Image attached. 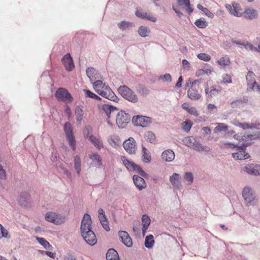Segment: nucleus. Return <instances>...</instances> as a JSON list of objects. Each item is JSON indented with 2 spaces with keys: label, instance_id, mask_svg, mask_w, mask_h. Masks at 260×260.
<instances>
[{
  "label": "nucleus",
  "instance_id": "obj_1",
  "mask_svg": "<svg viewBox=\"0 0 260 260\" xmlns=\"http://www.w3.org/2000/svg\"><path fill=\"white\" fill-rule=\"evenodd\" d=\"M81 235L85 241L89 245L93 246L97 242L94 233L91 230V219L90 216L85 213L81 223Z\"/></svg>",
  "mask_w": 260,
  "mask_h": 260
},
{
  "label": "nucleus",
  "instance_id": "obj_2",
  "mask_svg": "<svg viewBox=\"0 0 260 260\" xmlns=\"http://www.w3.org/2000/svg\"><path fill=\"white\" fill-rule=\"evenodd\" d=\"M250 143H243L240 145L239 143L234 144L229 142V147L233 146V148H236V150L238 152L232 153V156L235 159L237 160H244L250 157L249 154L245 151L246 147L250 145Z\"/></svg>",
  "mask_w": 260,
  "mask_h": 260
},
{
  "label": "nucleus",
  "instance_id": "obj_3",
  "mask_svg": "<svg viewBox=\"0 0 260 260\" xmlns=\"http://www.w3.org/2000/svg\"><path fill=\"white\" fill-rule=\"evenodd\" d=\"M182 141L185 146L197 151H210V148L208 146H203L197 138L193 137H186L183 139Z\"/></svg>",
  "mask_w": 260,
  "mask_h": 260
},
{
  "label": "nucleus",
  "instance_id": "obj_4",
  "mask_svg": "<svg viewBox=\"0 0 260 260\" xmlns=\"http://www.w3.org/2000/svg\"><path fill=\"white\" fill-rule=\"evenodd\" d=\"M118 92L125 99L135 103L138 101V97L134 92L126 85L120 86L118 88Z\"/></svg>",
  "mask_w": 260,
  "mask_h": 260
},
{
  "label": "nucleus",
  "instance_id": "obj_5",
  "mask_svg": "<svg viewBox=\"0 0 260 260\" xmlns=\"http://www.w3.org/2000/svg\"><path fill=\"white\" fill-rule=\"evenodd\" d=\"M131 115L124 111H120L116 115V124L120 128L126 127L131 120Z\"/></svg>",
  "mask_w": 260,
  "mask_h": 260
},
{
  "label": "nucleus",
  "instance_id": "obj_6",
  "mask_svg": "<svg viewBox=\"0 0 260 260\" xmlns=\"http://www.w3.org/2000/svg\"><path fill=\"white\" fill-rule=\"evenodd\" d=\"M121 159L123 165L129 171H135L143 177H146L147 175L139 166L135 164L133 161H129L125 156H121Z\"/></svg>",
  "mask_w": 260,
  "mask_h": 260
},
{
  "label": "nucleus",
  "instance_id": "obj_7",
  "mask_svg": "<svg viewBox=\"0 0 260 260\" xmlns=\"http://www.w3.org/2000/svg\"><path fill=\"white\" fill-rule=\"evenodd\" d=\"M63 129L70 146L72 147V149L75 151L76 148V141L73 136V128L71 123L66 122L64 125Z\"/></svg>",
  "mask_w": 260,
  "mask_h": 260
},
{
  "label": "nucleus",
  "instance_id": "obj_8",
  "mask_svg": "<svg viewBox=\"0 0 260 260\" xmlns=\"http://www.w3.org/2000/svg\"><path fill=\"white\" fill-rule=\"evenodd\" d=\"M132 122L135 126L145 127L150 124L151 119L147 116L137 115L133 117Z\"/></svg>",
  "mask_w": 260,
  "mask_h": 260
},
{
  "label": "nucleus",
  "instance_id": "obj_9",
  "mask_svg": "<svg viewBox=\"0 0 260 260\" xmlns=\"http://www.w3.org/2000/svg\"><path fill=\"white\" fill-rule=\"evenodd\" d=\"M242 196L247 205L253 204L255 196L249 186H245L242 191Z\"/></svg>",
  "mask_w": 260,
  "mask_h": 260
},
{
  "label": "nucleus",
  "instance_id": "obj_10",
  "mask_svg": "<svg viewBox=\"0 0 260 260\" xmlns=\"http://www.w3.org/2000/svg\"><path fill=\"white\" fill-rule=\"evenodd\" d=\"M55 96L58 100L63 102H70L73 100L71 94L67 89L63 88H59L56 90Z\"/></svg>",
  "mask_w": 260,
  "mask_h": 260
},
{
  "label": "nucleus",
  "instance_id": "obj_11",
  "mask_svg": "<svg viewBox=\"0 0 260 260\" xmlns=\"http://www.w3.org/2000/svg\"><path fill=\"white\" fill-rule=\"evenodd\" d=\"M123 146L125 151L129 154H135L137 150L136 142L133 138L125 140Z\"/></svg>",
  "mask_w": 260,
  "mask_h": 260
},
{
  "label": "nucleus",
  "instance_id": "obj_12",
  "mask_svg": "<svg viewBox=\"0 0 260 260\" xmlns=\"http://www.w3.org/2000/svg\"><path fill=\"white\" fill-rule=\"evenodd\" d=\"M169 181L172 186L176 189L181 190L182 188V184L181 181L180 175L174 173L169 178Z\"/></svg>",
  "mask_w": 260,
  "mask_h": 260
},
{
  "label": "nucleus",
  "instance_id": "obj_13",
  "mask_svg": "<svg viewBox=\"0 0 260 260\" xmlns=\"http://www.w3.org/2000/svg\"><path fill=\"white\" fill-rule=\"evenodd\" d=\"M232 6L229 5V11L231 14L236 17L242 16L243 11L239 3L234 2Z\"/></svg>",
  "mask_w": 260,
  "mask_h": 260
},
{
  "label": "nucleus",
  "instance_id": "obj_14",
  "mask_svg": "<svg viewBox=\"0 0 260 260\" xmlns=\"http://www.w3.org/2000/svg\"><path fill=\"white\" fill-rule=\"evenodd\" d=\"M178 5L180 8L184 10L188 14H190L193 11V8L191 7L190 3V0H176Z\"/></svg>",
  "mask_w": 260,
  "mask_h": 260
},
{
  "label": "nucleus",
  "instance_id": "obj_15",
  "mask_svg": "<svg viewBox=\"0 0 260 260\" xmlns=\"http://www.w3.org/2000/svg\"><path fill=\"white\" fill-rule=\"evenodd\" d=\"M45 219L56 224H60L63 221V218L59 217V216L54 212L46 213Z\"/></svg>",
  "mask_w": 260,
  "mask_h": 260
},
{
  "label": "nucleus",
  "instance_id": "obj_16",
  "mask_svg": "<svg viewBox=\"0 0 260 260\" xmlns=\"http://www.w3.org/2000/svg\"><path fill=\"white\" fill-rule=\"evenodd\" d=\"M98 94L103 97L111 101H114L116 98L115 94L108 85L105 86V87L100 91Z\"/></svg>",
  "mask_w": 260,
  "mask_h": 260
},
{
  "label": "nucleus",
  "instance_id": "obj_17",
  "mask_svg": "<svg viewBox=\"0 0 260 260\" xmlns=\"http://www.w3.org/2000/svg\"><path fill=\"white\" fill-rule=\"evenodd\" d=\"M121 242L127 247H131L133 245L132 238L125 231H120L118 234Z\"/></svg>",
  "mask_w": 260,
  "mask_h": 260
},
{
  "label": "nucleus",
  "instance_id": "obj_18",
  "mask_svg": "<svg viewBox=\"0 0 260 260\" xmlns=\"http://www.w3.org/2000/svg\"><path fill=\"white\" fill-rule=\"evenodd\" d=\"M244 171L248 174L254 176H258L260 174V165H254L253 164H248L244 168Z\"/></svg>",
  "mask_w": 260,
  "mask_h": 260
},
{
  "label": "nucleus",
  "instance_id": "obj_19",
  "mask_svg": "<svg viewBox=\"0 0 260 260\" xmlns=\"http://www.w3.org/2000/svg\"><path fill=\"white\" fill-rule=\"evenodd\" d=\"M62 60L67 70L71 71L73 69L74 64L73 59L69 53L65 55L62 58Z\"/></svg>",
  "mask_w": 260,
  "mask_h": 260
},
{
  "label": "nucleus",
  "instance_id": "obj_20",
  "mask_svg": "<svg viewBox=\"0 0 260 260\" xmlns=\"http://www.w3.org/2000/svg\"><path fill=\"white\" fill-rule=\"evenodd\" d=\"M133 181L135 185L140 190L146 187V184L143 178L137 175H134Z\"/></svg>",
  "mask_w": 260,
  "mask_h": 260
},
{
  "label": "nucleus",
  "instance_id": "obj_21",
  "mask_svg": "<svg viewBox=\"0 0 260 260\" xmlns=\"http://www.w3.org/2000/svg\"><path fill=\"white\" fill-rule=\"evenodd\" d=\"M244 18L252 20L255 18L257 16V11L252 8H246L243 11V15Z\"/></svg>",
  "mask_w": 260,
  "mask_h": 260
},
{
  "label": "nucleus",
  "instance_id": "obj_22",
  "mask_svg": "<svg viewBox=\"0 0 260 260\" xmlns=\"http://www.w3.org/2000/svg\"><path fill=\"white\" fill-rule=\"evenodd\" d=\"M102 109L105 113L108 118L110 117V114L117 111L116 107L109 104H105L102 106Z\"/></svg>",
  "mask_w": 260,
  "mask_h": 260
},
{
  "label": "nucleus",
  "instance_id": "obj_23",
  "mask_svg": "<svg viewBox=\"0 0 260 260\" xmlns=\"http://www.w3.org/2000/svg\"><path fill=\"white\" fill-rule=\"evenodd\" d=\"M161 157L164 160L170 162L174 160L175 154L172 150H167L162 152Z\"/></svg>",
  "mask_w": 260,
  "mask_h": 260
},
{
  "label": "nucleus",
  "instance_id": "obj_24",
  "mask_svg": "<svg viewBox=\"0 0 260 260\" xmlns=\"http://www.w3.org/2000/svg\"><path fill=\"white\" fill-rule=\"evenodd\" d=\"M89 157L93 162L95 166L99 168L102 165V159L97 153L89 155Z\"/></svg>",
  "mask_w": 260,
  "mask_h": 260
},
{
  "label": "nucleus",
  "instance_id": "obj_25",
  "mask_svg": "<svg viewBox=\"0 0 260 260\" xmlns=\"http://www.w3.org/2000/svg\"><path fill=\"white\" fill-rule=\"evenodd\" d=\"M29 200V195L27 192H22L20 194L18 201L21 206H26Z\"/></svg>",
  "mask_w": 260,
  "mask_h": 260
},
{
  "label": "nucleus",
  "instance_id": "obj_26",
  "mask_svg": "<svg viewBox=\"0 0 260 260\" xmlns=\"http://www.w3.org/2000/svg\"><path fill=\"white\" fill-rule=\"evenodd\" d=\"M74 168L78 176L80 175L81 171V158L79 155H76L74 159Z\"/></svg>",
  "mask_w": 260,
  "mask_h": 260
},
{
  "label": "nucleus",
  "instance_id": "obj_27",
  "mask_svg": "<svg viewBox=\"0 0 260 260\" xmlns=\"http://www.w3.org/2000/svg\"><path fill=\"white\" fill-rule=\"evenodd\" d=\"M107 260H119L117 251L114 249H109L106 254Z\"/></svg>",
  "mask_w": 260,
  "mask_h": 260
},
{
  "label": "nucleus",
  "instance_id": "obj_28",
  "mask_svg": "<svg viewBox=\"0 0 260 260\" xmlns=\"http://www.w3.org/2000/svg\"><path fill=\"white\" fill-rule=\"evenodd\" d=\"M188 96L191 100H198L201 98V95L197 89L190 88L187 92Z\"/></svg>",
  "mask_w": 260,
  "mask_h": 260
},
{
  "label": "nucleus",
  "instance_id": "obj_29",
  "mask_svg": "<svg viewBox=\"0 0 260 260\" xmlns=\"http://www.w3.org/2000/svg\"><path fill=\"white\" fill-rule=\"evenodd\" d=\"M89 140L92 144L98 149L100 150L103 147V143L102 141L100 140L96 137H94L93 135H90L89 136Z\"/></svg>",
  "mask_w": 260,
  "mask_h": 260
},
{
  "label": "nucleus",
  "instance_id": "obj_30",
  "mask_svg": "<svg viewBox=\"0 0 260 260\" xmlns=\"http://www.w3.org/2000/svg\"><path fill=\"white\" fill-rule=\"evenodd\" d=\"M138 32L142 37H147L151 32L150 28L146 26H141L139 27Z\"/></svg>",
  "mask_w": 260,
  "mask_h": 260
},
{
  "label": "nucleus",
  "instance_id": "obj_31",
  "mask_svg": "<svg viewBox=\"0 0 260 260\" xmlns=\"http://www.w3.org/2000/svg\"><path fill=\"white\" fill-rule=\"evenodd\" d=\"M216 126L214 129L215 133H222L226 132L228 126L222 123H217L215 124Z\"/></svg>",
  "mask_w": 260,
  "mask_h": 260
},
{
  "label": "nucleus",
  "instance_id": "obj_32",
  "mask_svg": "<svg viewBox=\"0 0 260 260\" xmlns=\"http://www.w3.org/2000/svg\"><path fill=\"white\" fill-rule=\"evenodd\" d=\"M35 238L37 242L40 245H41L45 249H50V248L52 247L50 243L44 238L39 237H36Z\"/></svg>",
  "mask_w": 260,
  "mask_h": 260
},
{
  "label": "nucleus",
  "instance_id": "obj_33",
  "mask_svg": "<svg viewBox=\"0 0 260 260\" xmlns=\"http://www.w3.org/2000/svg\"><path fill=\"white\" fill-rule=\"evenodd\" d=\"M109 142L112 147H114L119 146L121 143V141L118 136L114 135L111 137Z\"/></svg>",
  "mask_w": 260,
  "mask_h": 260
},
{
  "label": "nucleus",
  "instance_id": "obj_34",
  "mask_svg": "<svg viewBox=\"0 0 260 260\" xmlns=\"http://www.w3.org/2000/svg\"><path fill=\"white\" fill-rule=\"evenodd\" d=\"M107 85L101 80H97L93 84V86L95 91L98 93L101 91Z\"/></svg>",
  "mask_w": 260,
  "mask_h": 260
},
{
  "label": "nucleus",
  "instance_id": "obj_35",
  "mask_svg": "<svg viewBox=\"0 0 260 260\" xmlns=\"http://www.w3.org/2000/svg\"><path fill=\"white\" fill-rule=\"evenodd\" d=\"M117 25L119 29L122 30H125L132 27L133 26V24L128 21H122L120 23H118Z\"/></svg>",
  "mask_w": 260,
  "mask_h": 260
},
{
  "label": "nucleus",
  "instance_id": "obj_36",
  "mask_svg": "<svg viewBox=\"0 0 260 260\" xmlns=\"http://www.w3.org/2000/svg\"><path fill=\"white\" fill-rule=\"evenodd\" d=\"M213 70L212 68L206 69H199L196 71V75L197 77H200L204 75H209L212 74Z\"/></svg>",
  "mask_w": 260,
  "mask_h": 260
},
{
  "label": "nucleus",
  "instance_id": "obj_37",
  "mask_svg": "<svg viewBox=\"0 0 260 260\" xmlns=\"http://www.w3.org/2000/svg\"><path fill=\"white\" fill-rule=\"evenodd\" d=\"M154 243V240H153V236L152 235H149L146 236L145 240V246L147 248H151Z\"/></svg>",
  "mask_w": 260,
  "mask_h": 260
},
{
  "label": "nucleus",
  "instance_id": "obj_38",
  "mask_svg": "<svg viewBox=\"0 0 260 260\" xmlns=\"http://www.w3.org/2000/svg\"><path fill=\"white\" fill-rule=\"evenodd\" d=\"M142 159L143 161L146 163H148L150 160V155L148 150H147L144 146L142 147Z\"/></svg>",
  "mask_w": 260,
  "mask_h": 260
},
{
  "label": "nucleus",
  "instance_id": "obj_39",
  "mask_svg": "<svg viewBox=\"0 0 260 260\" xmlns=\"http://www.w3.org/2000/svg\"><path fill=\"white\" fill-rule=\"evenodd\" d=\"M205 88L206 95L210 97L217 95L219 92L218 90L216 88H213L209 90L208 86L207 84L205 85Z\"/></svg>",
  "mask_w": 260,
  "mask_h": 260
},
{
  "label": "nucleus",
  "instance_id": "obj_40",
  "mask_svg": "<svg viewBox=\"0 0 260 260\" xmlns=\"http://www.w3.org/2000/svg\"><path fill=\"white\" fill-rule=\"evenodd\" d=\"M145 137L147 141L151 143H154L156 138L154 134L151 131L146 132Z\"/></svg>",
  "mask_w": 260,
  "mask_h": 260
},
{
  "label": "nucleus",
  "instance_id": "obj_41",
  "mask_svg": "<svg viewBox=\"0 0 260 260\" xmlns=\"http://www.w3.org/2000/svg\"><path fill=\"white\" fill-rule=\"evenodd\" d=\"M193 175L191 172H187L184 173V179L187 182L188 185H191L193 181Z\"/></svg>",
  "mask_w": 260,
  "mask_h": 260
},
{
  "label": "nucleus",
  "instance_id": "obj_42",
  "mask_svg": "<svg viewBox=\"0 0 260 260\" xmlns=\"http://www.w3.org/2000/svg\"><path fill=\"white\" fill-rule=\"evenodd\" d=\"M194 24L200 28H204L207 26V23L204 18L197 19L195 21Z\"/></svg>",
  "mask_w": 260,
  "mask_h": 260
},
{
  "label": "nucleus",
  "instance_id": "obj_43",
  "mask_svg": "<svg viewBox=\"0 0 260 260\" xmlns=\"http://www.w3.org/2000/svg\"><path fill=\"white\" fill-rule=\"evenodd\" d=\"M197 8L199 10H201L208 17H210V18H212L214 16V15H213V14L212 13H211L206 8L203 7L201 5L198 4L197 5Z\"/></svg>",
  "mask_w": 260,
  "mask_h": 260
},
{
  "label": "nucleus",
  "instance_id": "obj_44",
  "mask_svg": "<svg viewBox=\"0 0 260 260\" xmlns=\"http://www.w3.org/2000/svg\"><path fill=\"white\" fill-rule=\"evenodd\" d=\"M84 92L86 96L92 98L97 100H101V98L95 93L92 92L89 90L84 89Z\"/></svg>",
  "mask_w": 260,
  "mask_h": 260
},
{
  "label": "nucleus",
  "instance_id": "obj_45",
  "mask_svg": "<svg viewBox=\"0 0 260 260\" xmlns=\"http://www.w3.org/2000/svg\"><path fill=\"white\" fill-rule=\"evenodd\" d=\"M217 63L220 66L221 69H225L228 65V60L225 57H222L217 61Z\"/></svg>",
  "mask_w": 260,
  "mask_h": 260
},
{
  "label": "nucleus",
  "instance_id": "obj_46",
  "mask_svg": "<svg viewBox=\"0 0 260 260\" xmlns=\"http://www.w3.org/2000/svg\"><path fill=\"white\" fill-rule=\"evenodd\" d=\"M158 79L164 82H171L172 81V77L170 74L166 73L164 75H160Z\"/></svg>",
  "mask_w": 260,
  "mask_h": 260
},
{
  "label": "nucleus",
  "instance_id": "obj_47",
  "mask_svg": "<svg viewBox=\"0 0 260 260\" xmlns=\"http://www.w3.org/2000/svg\"><path fill=\"white\" fill-rule=\"evenodd\" d=\"M143 227L148 228L150 223V219L146 215H143L142 217Z\"/></svg>",
  "mask_w": 260,
  "mask_h": 260
},
{
  "label": "nucleus",
  "instance_id": "obj_48",
  "mask_svg": "<svg viewBox=\"0 0 260 260\" xmlns=\"http://www.w3.org/2000/svg\"><path fill=\"white\" fill-rule=\"evenodd\" d=\"M192 126V123L189 121H185L182 123V128L186 132H188Z\"/></svg>",
  "mask_w": 260,
  "mask_h": 260
},
{
  "label": "nucleus",
  "instance_id": "obj_49",
  "mask_svg": "<svg viewBox=\"0 0 260 260\" xmlns=\"http://www.w3.org/2000/svg\"><path fill=\"white\" fill-rule=\"evenodd\" d=\"M197 57L199 59L206 61H209L211 59V56L209 54L205 53L198 54Z\"/></svg>",
  "mask_w": 260,
  "mask_h": 260
},
{
  "label": "nucleus",
  "instance_id": "obj_50",
  "mask_svg": "<svg viewBox=\"0 0 260 260\" xmlns=\"http://www.w3.org/2000/svg\"><path fill=\"white\" fill-rule=\"evenodd\" d=\"M232 123L235 125L238 126L242 128L243 129H249L250 124H248L246 122L240 123L238 121H237L236 122H232Z\"/></svg>",
  "mask_w": 260,
  "mask_h": 260
},
{
  "label": "nucleus",
  "instance_id": "obj_51",
  "mask_svg": "<svg viewBox=\"0 0 260 260\" xmlns=\"http://www.w3.org/2000/svg\"><path fill=\"white\" fill-rule=\"evenodd\" d=\"M255 74L252 71H249L247 73V75L246 76V80L247 82H253L255 80Z\"/></svg>",
  "mask_w": 260,
  "mask_h": 260
},
{
  "label": "nucleus",
  "instance_id": "obj_52",
  "mask_svg": "<svg viewBox=\"0 0 260 260\" xmlns=\"http://www.w3.org/2000/svg\"><path fill=\"white\" fill-rule=\"evenodd\" d=\"M95 70L92 68H88L86 70V75L87 77L90 79L91 81V78L93 77V75L95 73Z\"/></svg>",
  "mask_w": 260,
  "mask_h": 260
},
{
  "label": "nucleus",
  "instance_id": "obj_53",
  "mask_svg": "<svg viewBox=\"0 0 260 260\" xmlns=\"http://www.w3.org/2000/svg\"><path fill=\"white\" fill-rule=\"evenodd\" d=\"M143 19H146L153 22H156L157 20V19L155 17L153 16L150 14L147 13L146 12L145 13Z\"/></svg>",
  "mask_w": 260,
  "mask_h": 260
},
{
  "label": "nucleus",
  "instance_id": "obj_54",
  "mask_svg": "<svg viewBox=\"0 0 260 260\" xmlns=\"http://www.w3.org/2000/svg\"><path fill=\"white\" fill-rule=\"evenodd\" d=\"M207 109L210 114H214L217 112V107L213 104H208Z\"/></svg>",
  "mask_w": 260,
  "mask_h": 260
},
{
  "label": "nucleus",
  "instance_id": "obj_55",
  "mask_svg": "<svg viewBox=\"0 0 260 260\" xmlns=\"http://www.w3.org/2000/svg\"><path fill=\"white\" fill-rule=\"evenodd\" d=\"M76 119L77 121H81L82 120V111L80 108H76Z\"/></svg>",
  "mask_w": 260,
  "mask_h": 260
},
{
  "label": "nucleus",
  "instance_id": "obj_56",
  "mask_svg": "<svg viewBox=\"0 0 260 260\" xmlns=\"http://www.w3.org/2000/svg\"><path fill=\"white\" fill-rule=\"evenodd\" d=\"M243 46L246 49H249L251 51L257 50L256 47H254L252 44L249 43H243Z\"/></svg>",
  "mask_w": 260,
  "mask_h": 260
},
{
  "label": "nucleus",
  "instance_id": "obj_57",
  "mask_svg": "<svg viewBox=\"0 0 260 260\" xmlns=\"http://www.w3.org/2000/svg\"><path fill=\"white\" fill-rule=\"evenodd\" d=\"M188 112L189 113H190V114L193 115L195 116H198L199 115V113H198V111L197 110L196 108L193 107H190L189 109H188Z\"/></svg>",
  "mask_w": 260,
  "mask_h": 260
},
{
  "label": "nucleus",
  "instance_id": "obj_58",
  "mask_svg": "<svg viewBox=\"0 0 260 260\" xmlns=\"http://www.w3.org/2000/svg\"><path fill=\"white\" fill-rule=\"evenodd\" d=\"M256 84V82L254 81L253 82H247V90H254L255 86Z\"/></svg>",
  "mask_w": 260,
  "mask_h": 260
},
{
  "label": "nucleus",
  "instance_id": "obj_59",
  "mask_svg": "<svg viewBox=\"0 0 260 260\" xmlns=\"http://www.w3.org/2000/svg\"><path fill=\"white\" fill-rule=\"evenodd\" d=\"M145 13L146 12H143L141 10H137L135 13V15L137 17L143 19Z\"/></svg>",
  "mask_w": 260,
  "mask_h": 260
},
{
  "label": "nucleus",
  "instance_id": "obj_60",
  "mask_svg": "<svg viewBox=\"0 0 260 260\" xmlns=\"http://www.w3.org/2000/svg\"><path fill=\"white\" fill-rule=\"evenodd\" d=\"M172 8L173 10L176 13L178 17H179V18H182L183 17V13L180 11L179 10V9L177 8L176 6H173Z\"/></svg>",
  "mask_w": 260,
  "mask_h": 260
},
{
  "label": "nucleus",
  "instance_id": "obj_61",
  "mask_svg": "<svg viewBox=\"0 0 260 260\" xmlns=\"http://www.w3.org/2000/svg\"><path fill=\"white\" fill-rule=\"evenodd\" d=\"M62 171L63 173L67 176V177L70 180L72 179V173L71 172L69 171L66 168H63Z\"/></svg>",
  "mask_w": 260,
  "mask_h": 260
},
{
  "label": "nucleus",
  "instance_id": "obj_62",
  "mask_svg": "<svg viewBox=\"0 0 260 260\" xmlns=\"http://www.w3.org/2000/svg\"><path fill=\"white\" fill-rule=\"evenodd\" d=\"M6 171L3 169V166L1 165H0V178L5 179L6 178Z\"/></svg>",
  "mask_w": 260,
  "mask_h": 260
},
{
  "label": "nucleus",
  "instance_id": "obj_63",
  "mask_svg": "<svg viewBox=\"0 0 260 260\" xmlns=\"http://www.w3.org/2000/svg\"><path fill=\"white\" fill-rule=\"evenodd\" d=\"M182 66L184 69L188 70L190 68V64L186 59H183L182 60Z\"/></svg>",
  "mask_w": 260,
  "mask_h": 260
},
{
  "label": "nucleus",
  "instance_id": "obj_64",
  "mask_svg": "<svg viewBox=\"0 0 260 260\" xmlns=\"http://www.w3.org/2000/svg\"><path fill=\"white\" fill-rule=\"evenodd\" d=\"M260 128V123H251L250 124L249 129H259Z\"/></svg>",
  "mask_w": 260,
  "mask_h": 260
}]
</instances>
